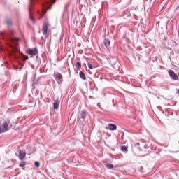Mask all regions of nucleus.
I'll use <instances>...</instances> for the list:
<instances>
[{"instance_id": "2", "label": "nucleus", "mask_w": 179, "mask_h": 179, "mask_svg": "<svg viewBox=\"0 0 179 179\" xmlns=\"http://www.w3.org/2000/svg\"><path fill=\"white\" fill-rule=\"evenodd\" d=\"M27 52L29 55H32V57H34V55H37L38 54V50H37V48H31V49H28L27 50Z\"/></svg>"}, {"instance_id": "21", "label": "nucleus", "mask_w": 179, "mask_h": 179, "mask_svg": "<svg viewBox=\"0 0 179 179\" xmlns=\"http://www.w3.org/2000/svg\"><path fill=\"white\" fill-rule=\"evenodd\" d=\"M88 68H90V69H93V65H92V64H88Z\"/></svg>"}, {"instance_id": "15", "label": "nucleus", "mask_w": 179, "mask_h": 179, "mask_svg": "<svg viewBox=\"0 0 179 179\" xmlns=\"http://www.w3.org/2000/svg\"><path fill=\"white\" fill-rule=\"evenodd\" d=\"M121 151L125 152L127 153V152H128V148H127V146L123 145L121 147Z\"/></svg>"}, {"instance_id": "4", "label": "nucleus", "mask_w": 179, "mask_h": 179, "mask_svg": "<svg viewBox=\"0 0 179 179\" xmlns=\"http://www.w3.org/2000/svg\"><path fill=\"white\" fill-rule=\"evenodd\" d=\"M30 1V7H29V19L31 20L33 23H36V20H34V17L31 15V5H33V2H34V0H29Z\"/></svg>"}, {"instance_id": "27", "label": "nucleus", "mask_w": 179, "mask_h": 179, "mask_svg": "<svg viewBox=\"0 0 179 179\" xmlns=\"http://www.w3.org/2000/svg\"><path fill=\"white\" fill-rule=\"evenodd\" d=\"M0 50H1V48H0Z\"/></svg>"}, {"instance_id": "14", "label": "nucleus", "mask_w": 179, "mask_h": 179, "mask_svg": "<svg viewBox=\"0 0 179 179\" xmlns=\"http://www.w3.org/2000/svg\"><path fill=\"white\" fill-rule=\"evenodd\" d=\"M6 23H7L8 27H12L13 24H12L11 20H7Z\"/></svg>"}, {"instance_id": "8", "label": "nucleus", "mask_w": 179, "mask_h": 179, "mask_svg": "<svg viewBox=\"0 0 179 179\" xmlns=\"http://www.w3.org/2000/svg\"><path fill=\"white\" fill-rule=\"evenodd\" d=\"M48 31V26L47 25L46 23H44L43 27V34L45 36V34H47Z\"/></svg>"}, {"instance_id": "1", "label": "nucleus", "mask_w": 179, "mask_h": 179, "mask_svg": "<svg viewBox=\"0 0 179 179\" xmlns=\"http://www.w3.org/2000/svg\"><path fill=\"white\" fill-rule=\"evenodd\" d=\"M55 79L57 81L58 85H62V74L57 73L55 74Z\"/></svg>"}, {"instance_id": "7", "label": "nucleus", "mask_w": 179, "mask_h": 179, "mask_svg": "<svg viewBox=\"0 0 179 179\" xmlns=\"http://www.w3.org/2000/svg\"><path fill=\"white\" fill-rule=\"evenodd\" d=\"M19 153H20V156H19L20 160H23L24 157H26V152L24 151L20 150Z\"/></svg>"}, {"instance_id": "23", "label": "nucleus", "mask_w": 179, "mask_h": 179, "mask_svg": "<svg viewBox=\"0 0 179 179\" xmlns=\"http://www.w3.org/2000/svg\"><path fill=\"white\" fill-rule=\"evenodd\" d=\"M10 31H11L12 34H13V33H15V30H13V29H11Z\"/></svg>"}, {"instance_id": "13", "label": "nucleus", "mask_w": 179, "mask_h": 179, "mask_svg": "<svg viewBox=\"0 0 179 179\" xmlns=\"http://www.w3.org/2000/svg\"><path fill=\"white\" fill-rule=\"evenodd\" d=\"M105 166L107 169H114V165H113L112 164H110V163H106L105 164Z\"/></svg>"}, {"instance_id": "25", "label": "nucleus", "mask_w": 179, "mask_h": 179, "mask_svg": "<svg viewBox=\"0 0 179 179\" xmlns=\"http://www.w3.org/2000/svg\"><path fill=\"white\" fill-rule=\"evenodd\" d=\"M159 110H162V107L161 106H158Z\"/></svg>"}, {"instance_id": "11", "label": "nucleus", "mask_w": 179, "mask_h": 179, "mask_svg": "<svg viewBox=\"0 0 179 179\" xmlns=\"http://www.w3.org/2000/svg\"><path fill=\"white\" fill-rule=\"evenodd\" d=\"M110 45V40L105 38L103 40V47H108Z\"/></svg>"}, {"instance_id": "6", "label": "nucleus", "mask_w": 179, "mask_h": 179, "mask_svg": "<svg viewBox=\"0 0 179 179\" xmlns=\"http://www.w3.org/2000/svg\"><path fill=\"white\" fill-rule=\"evenodd\" d=\"M106 128L109 131H115V129H117V125L110 123L106 127Z\"/></svg>"}, {"instance_id": "12", "label": "nucleus", "mask_w": 179, "mask_h": 179, "mask_svg": "<svg viewBox=\"0 0 179 179\" xmlns=\"http://www.w3.org/2000/svg\"><path fill=\"white\" fill-rule=\"evenodd\" d=\"M79 75H80V78L81 79H83V80H86V75L85 74V73L83 71H80L79 73Z\"/></svg>"}, {"instance_id": "16", "label": "nucleus", "mask_w": 179, "mask_h": 179, "mask_svg": "<svg viewBox=\"0 0 179 179\" xmlns=\"http://www.w3.org/2000/svg\"><path fill=\"white\" fill-rule=\"evenodd\" d=\"M80 117L83 120H85L86 118V112L85 111L81 112Z\"/></svg>"}, {"instance_id": "19", "label": "nucleus", "mask_w": 179, "mask_h": 179, "mask_svg": "<svg viewBox=\"0 0 179 179\" xmlns=\"http://www.w3.org/2000/svg\"><path fill=\"white\" fill-rule=\"evenodd\" d=\"M48 5H50V3H48V1H45L44 8H48Z\"/></svg>"}, {"instance_id": "10", "label": "nucleus", "mask_w": 179, "mask_h": 179, "mask_svg": "<svg viewBox=\"0 0 179 179\" xmlns=\"http://www.w3.org/2000/svg\"><path fill=\"white\" fill-rule=\"evenodd\" d=\"M12 51H13V52H12V53L10 54V56H11V57H14V58H16V55H15V52L19 51V49H17V47H15V48H13Z\"/></svg>"}, {"instance_id": "3", "label": "nucleus", "mask_w": 179, "mask_h": 179, "mask_svg": "<svg viewBox=\"0 0 179 179\" xmlns=\"http://www.w3.org/2000/svg\"><path fill=\"white\" fill-rule=\"evenodd\" d=\"M8 131V122H4L3 125L0 126V134H3V132H6Z\"/></svg>"}, {"instance_id": "9", "label": "nucleus", "mask_w": 179, "mask_h": 179, "mask_svg": "<svg viewBox=\"0 0 179 179\" xmlns=\"http://www.w3.org/2000/svg\"><path fill=\"white\" fill-rule=\"evenodd\" d=\"M58 107H59V101L57 99L53 103V108L54 110H57Z\"/></svg>"}, {"instance_id": "20", "label": "nucleus", "mask_w": 179, "mask_h": 179, "mask_svg": "<svg viewBox=\"0 0 179 179\" xmlns=\"http://www.w3.org/2000/svg\"><path fill=\"white\" fill-rule=\"evenodd\" d=\"M20 167H24V166H26V162H22L21 164H20L19 165Z\"/></svg>"}, {"instance_id": "18", "label": "nucleus", "mask_w": 179, "mask_h": 179, "mask_svg": "<svg viewBox=\"0 0 179 179\" xmlns=\"http://www.w3.org/2000/svg\"><path fill=\"white\" fill-rule=\"evenodd\" d=\"M34 164L36 167H40V162L38 161L35 162Z\"/></svg>"}, {"instance_id": "17", "label": "nucleus", "mask_w": 179, "mask_h": 179, "mask_svg": "<svg viewBox=\"0 0 179 179\" xmlns=\"http://www.w3.org/2000/svg\"><path fill=\"white\" fill-rule=\"evenodd\" d=\"M81 66H82V64H81L80 62H76V68H78V69H80Z\"/></svg>"}, {"instance_id": "5", "label": "nucleus", "mask_w": 179, "mask_h": 179, "mask_svg": "<svg viewBox=\"0 0 179 179\" xmlns=\"http://www.w3.org/2000/svg\"><path fill=\"white\" fill-rule=\"evenodd\" d=\"M169 74L171 79H173L174 80H178V76L173 71H169Z\"/></svg>"}, {"instance_id": "22", "label": "nucleus", "mask_w": 179, "mask_h": 179, "mask_svg": "<svg viewBox=\"0 0 179 179\" xmlns=\"http://www.w3.org/2000/svg\"><path fill=\"white\" fill-rule=\"evenodd\" d=\"M56 1L55 0H52V5H54Z\"/></svg>"}, {"instance_id": "24", "label": "nucleus", "mask_w": 179, "mask_h": 179, "mask_svg": "<svg viewBox=\"0 0 179 179\" xmlns=\"http://www.w3.org/2000/svg\"><path fill=\"white\" fill-rule=\"evenodd\" d=\"M136 146H139V143H136Z\"/></svg>"}, {"instance_id": "26", "label": "nucleus", "mask_w": 179, "mask_h": 179, "mask_svg": "<svg viewBox=\"0 0 179 179\" xmlns=\"http://www.w3.org/2000/svg\"><path fill=\"white\" fill-rule=\"evenodd\" d=\"M25 59H29V58L27 57Z\"/></svg>"}]
</instances>
